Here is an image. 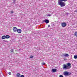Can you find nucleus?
I'll return each instance as SVG.
<instances>
[{"instance_id":"obj_1","label":"nucleus","mask_w":77,"mask_h":77,"mask_svg":"<svg viewBox=\"0 0 77 77\" xmlns=\"http://www.w3.org/2000/svg\"><path fill=\"white\" fill-rule=\"evenodd\" d=\"M58 3L59 5H60L61 7H63L65 6V4L63 2H58Z\"/></svg>"},{"instance_id":"obj_2","label":"nucleus","mask_w":77,"mask_h":77,"mask_svg":"<svg viewBox=\"0 0 77 77\" xmlns=\"http://www.w3.org/2000/svg\"><path fill=\"white\" fill-rule=\"evenodd\" d=\"M70 63H68V69H70V68H71V66Z\"/></svg>"},{"instance_id":"obj_3","label":"nucleus","mask_w":77,"mask_h":77,"mask_svg":"<svg viewBox=\"0 0 77 77\" xmlns=\"http://www.w3.org/2000/svg\"><path fill=\"white\" fill-rule=\"evenodd\" d=\"M63 69H67V67H68V66H66V64H64L63 66Z\"/></svg>"},{"instance_id":"obj_4","label":"nucleus","mask_w":77,"mask_h":77,"mask_svg":"<svg viewBox=\"0 0 77 77\" xmlns=\"http://www.w3.org/2000/svg\"><path fill=\"white\" fill-rule=\"evenodd\" d=\"M43 22H45L47 24H48V23H49V20L47 19H45L44 20H43Z\"/></svg>"},{"instance_id":"obj_5","label":"nucleus","mask_w":77,"mask_h":77,"mask_svg":"<svg viewBox=\"0 0 77 77\" xmlns=\"http://www.w3.org/2000/svg\"><path fill=\"white\" fill-rule=\"evenodd\" d=\"M66 23H63L61 24V26L63 27H65L66 26Z\"/></svg>"},{"instance_id":"obj_6","label":"nucleus","mask_w":77,"mask_h":77,"mask_svg":"<svg viewBox=\"0 0 77 77\" xmlns=\"http://www.w3.org/2000/svg\"><path fill=\"white\" fill-rule=\"evenodd\" d=\"M13 30L14 32H17V30H18V29H17V27H14L13 28Z\"/></svg>"},{"instance_id":"obj_7","label":"nucleus","mask_w":77,"mask_h":77,"mask_svg":"<svg viewBox=\"0 0 77 77\" xmlns=\"http://www.w3.org/2000/svg\"><path fill=\"white\" fill-rule=\"evenodd\" d=\"M17 32L18 33H21V30L20 29H18L17 30Z\"/></svg>"},{"instance_id":"obj_8","label":"nucleus","mask_w":77,"mask_h":77,"mask_svg":"<svg viewBox=\"0 0 77 77\" xmlns=\"http://www.w3.org/2000/svg\"><path fill=\"white\" fill-rule=\"evenodd\" d=\"M64 75L65 76L68 75V72H64L63 73Z\"/></svg>"},{"instance_id":"obj_9","label":"nucleus","mask_w":77,"mask_h":77,"mask_svg":"<svg viewBox=\"0 0 77 77\" xmlns=\"http://www.w3.org/2000/svg\"><path fill=\"white\" fill-rule=\"evenodd\" d=\"M21 75L19 73H17L16 74V77H20Z\"/></svg>"},{"instance_id":"obj_10","label":"nucleus","mask_w":77,"mask_h":77,"mask_svg":"<svg viewBox=\"0 0 77 77\" xmlns=\"http://www.w3.org/2000/svg\"><path fill=\"white\" fill-rule=\"evenodd\" d=\"M5 38L6 39H8L10 38V36L9 35H7L5 36Z\"/></svg>"},{"instance_id":"obj_11","label":"nucleus","mask_w":77,"mask_h":77,"mask_svg":"<svg viewBox=\"0 0 77 77\" xmlns=\"http://www.w3.org/2000/svg\"><path fill=\"white\" fill-rule=\"evenodd\" d=\"M52 72H56V69H52Z\"/></svg>"},{"instance_id":"obj_12","label":"nucleus","mask_w":77,"mask_h":77,"mask_svg":"<svg viewBox=\"0 0 77 77\" xmlns=\"http://www.w3.org/2000/svg\"><path fill=\"white\" fill-rule=\"evenodd\" d=\"M6 38V36L5 35H3L2 37V39H5Z\"/></svg>"},{"instance_id":"obj_13","label":"nucleus","mask_w":77,"mask_h":77,"mask_svg":"<svg viewBox=\"0 0 77 77\" xmlns=\"http://www.w3.org/2000/svg\"><path fill=\"white\" fill-rule=\"evenodd\" d=\"M71 75V73L70 72H68V75Z\"/></svg>"},{"instance_id":"obj_14","label":"nucleus","mask_w":77,"mask_h":77,"mask_svg":"<svg viewBox=\"0 0 77 77\" xmlns=\"http://www.w3.org/2000/svg\"><path fill=\"white\" fill-rule=\"evenodd\" d=\"M74 35L75 36H77V32H76L75 33Z\"/></svg>"},{"instance_id":"obj_15","label":"nucleus","mask_w":77,"mask_h":77,"mask_svg":"<svg viewBox=\"0 0 77 77\" xmlns=\"http://www.w3.org/2000/svg\"><path fill=\"white\" fill-rule=\"evenodd\" d=\"M63 0H58V2H63Z\"/></svg>"},{"instance_id":"obj_16","label":"nucleus","mask_w":77,"mask_h":77,"mask_svg":"<svg viewBox=\"0 0 77 77\" xmlns=\"http://www.w3.org/2000/svg\"><path fill=\"white\" fill-rule=\"evenodd\" d=\"M74 59H77V55H74Z\"/></svg>"},{"instance_id":"obj_17","label":"nucleus","mask_w":77,"mask_h":77,"mask_svg":"<svg viewBox=\"0 0 77 77\" xmlns=\"http://www.w3.org/2000/svg\"><path fill=\"white\" fill-rule=\"evenodd\" d=\"M63 56H65V57H68V54H63Z\"/></svg>"},{"instance_id":"obj_18","label":"nucleus","mask_w":77,"mask_h":77,"mask_svg":"<svg viewBox=\"0 0 77 77\" xmlns=\"http://www.w3.org/2000/svg\"><path fill=\"white\" fill-rule=\"evenodd\" d=\"M42 64L43 65H45V63H44L43 62L42 63Z\"/></svg>"},{"instance_id":"obj_19","label":"nucleus","mask_w":77,"mask_h":77,"mask_svg":"<svg viewBox=\"0 0 77 77\" xmlns=\"http://www.w3.org/2000/svg\"><path fill=\"white\" fill-rule=\"evenodd\" d=\"M11 52H12V53H14V50L13 49H11Z\"/></svg>"},{"instance_id":"obj_20","label":"nucleus","mask_w":77,"mask_h":77,"mask_svg":"<svg viewBox=\"0 0 77 77\" xmlns=\"http://www.w3.org/2000/svg\"><path fill=\"white\" fill-rule=\"evenodd\" d=\"M33 57V56H30V58H32Z\"/></svg>"},{"instance_id":"obj_21","label":"nucleus","mask_w":77,"mask_h":77,"mask_svg":"<svg viewBox=\"0 0 77 77\" xmlns=\"http://www.w3.org/2000/svg\"><path fill=\"white\" fill-rule=\"evenodd\" d=\"M8 74H9V75H11V72H9Z\"/></svg>"},{"instance_id":"obj_22","label":"nucleus","mask_w":77,"mask_h":77,"mask_svg":"<svg viewBox=\"0 0 77 77\" xmlns=\"http://www.w3.org/2000/svg\"><path fill=\"white\" fill-rule=\"evenodd\" d=\"M20 77H24V76L23 75H22L20 76Z\"/></svg>"},{"instance_id":"obj_23","label":"nucleus","mask_w":77,"mask_h":77,"mask_svg":"<svg viewBox=\"0 0 77 77\" xmlns=\"http://www.w3.org/2000/svg\"><path fill=\"white\" fill-rule=\"evenodd\" d=\"M51 14H48V17H51Z\"/></svg>"},{"instance_id":"obj_24","label":"nucleus","mask_w":77,"mask_h":77,"mask_svg":"<svg viewBox=\"0 0 77 77\" xmlns=\"http://www.w3.org/2000/svg\"><path fill=\"white\" fill-rule=\"evenodd\" d=\"M13 13H14V11H11V14H13Z\"/></svg>"},{"instance_id":"obj_25","label":"nucleus","mask_w":77,"mask_h":77,"mask_svg":"<svg viewBox=\"0 0 77 77\" xmlns=\"http://www.w3.org/2000/svg\"><path fill=\"white\" fill-rule=\"evenodd\" d=\"M63 77V75H61L60 76V77Z\"/></svg>"},{"instance_id":"obj_26","label":"nucleus","mask_w":77,"mask_h":77,"mask_svg":"<svg viewBox=\"0 0 77 77\" xmlns=\"http://www.w3.org/2000/svg\"><path fill=\"white\" fill-rule=\"evenodd\" d=\"M4 42H8V41L4 40Z\"/></svg>"},{"instance_id":"obj_27","label":"nucleus","mask_w":77,"mask_h":77,"mask_svg":"<svg viewBox=\"0 0 77 77\" xmlns=\"http://www.w3.org/2000/svg\"><path fill=\"white\" fill-rule=\"evenodd\" d=\"M67 0H63V1H64V2H66Z\"/></svg>"},{"instance_id":"obj_28","label":"nucleus","mask_w":77,"mask_h":77,"mask_svg":"<svg viewBox=\"0 0 77 77\" xmlns=\"http://www.w3.org/2000/svg\"><path fill=\"white\" fill-rule=\"evenodd\" d=\"M50 25H48V27H50Z\"/></svg>"},{"instance_id":"obj_29","label":"nucleus","mask_w":77,"mask_h":77,"mask_svg":"<svg viewBox=\"0 0 77 77\" xmlns=\"http://www.w3.org/2000/svg\"><path fill=\"white\" fill-rule=\"evenodd\" d=\"M68 56H69V55H68Z\"/></svg>"},{"instance_id":"obj_30","label":"nucleus","mask_w":77,"mask_h":77,"mask_svg":"<svg viewBox=\"0 0 77 77\" xmlns=\"http://www.w3.org/2000/svg\"><path fill=\"white\" fill-rule=\"evenodd\" d=\"M14 0V1H15V0Z\"/></svg>"},{"instance_id":"obj_31","label":"nucleus","mask_w":77,"mask_h":77,"mask_svg":"<svg viewBox=\"0 0 77 77\" xmlns=\"http://www.w3.org/2000/svg\"><path fill=\"white\" fill-rule=\"evenodd\" d=\"M67 65H68V64H67Z\"/></svg>"}]
</instances>
